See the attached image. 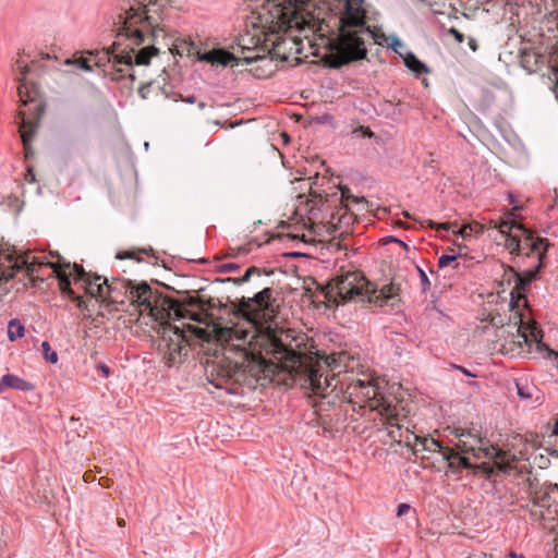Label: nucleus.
<instances>
[{"mask_svg":"<svg viewBox=\"0 0 558 558\" xmlns=\"http://www.w3.org/2000/svg\"><path fill=\"white\" fill-rule=\"evenodd\" d=\"M272 301V288H264L252 298L243 296L238 302L235 314L245 319L250 327L235 325L215 328L217 341L229 353L206 366L208 381L216 388L221 389L228 383H243L246 367L258 361L268 347H271L272 353H286V345L280 340L263 332V320L268 316Z\"/></svg>","mask_w":558,"mask_h":558,"instance_id":"1","label":"nucleus"},{"mask_svg":"<svg viewBox=\"0 0 558 558\" xmlns=\"http://www.w3.org/2000/svg\"><path fill=\"white\" fill-rule=\"evenodd\" d=\"M168 5L169 0H130L124 14L119 15L117 40L104 51V57L96 64L102 65L105 59L112 62L114 68L149 64L151 57L158 52L157 48L148 45L135 52V47L144 44L146 33L156 36Z\"/></svg>","mask_w":558,"mask_h":558,"instance_id":"2","label":"nucleus"},{"mask_svg":"<svg viewBox=\"0 0 558 558\" xmlns=\"http://www.w3.org/2000/svg\"><path fill=\"white\" fill-rule=\"evenodd\" d=\"M311 0H267L266 5L252 14V26L259 34H245L236 38L235 45L230 52L226 49H213L204 52L201 61L211 65L238 66L240 63L252 64L253 62L265 60L259 53L246 54V52L257 49L262 43L259 35H264V41H271V36L280 32H287L290 28L300 25L302 8L308 4Z\"/></svg>","mask_w":558,"mask_h":558,"instance_id":"3","label":"nucleus"},{"mask_svg":"<svg viewBox=\"0 0 558 558\" xmlns=\"http://www.w3.org/2000/svg\"><path fill=\"white\" fill-rule=\"evenodd\" d=\"M363 0H347L344 12L340 17L341 27L338 36L328 44L329 54L326 62L329 68L340 69L343 65L361 61L367 56V48L360 33H368L376 43V34L366 25V11Z\"/></svg>","mask_w":558,"mask_h":558,"instance_id":"4","label":"nucleus"},{"mask_svg":"<svg viewBox=\"0 0 558 558\" xmlns=\"http://www.w3.org/2000/svg\"><path fill=\"white\" fill-rule=\"evenodd\" d=\"M328 307H335L349 301H367L379 307H389L390 311L399 308L400 283L391 281L376 289L360 271H348L337 276L333 283L325 291Z\"/></svg>","mask_w":558,"mask_h":558,"instance_id":"5","label":"nucleus"},{"mask_svg":"<svg viewBox=\"0 0 558 558\" xmlns=\"http://www.w3.org/2000/svg\"><path fill=\"white\" fill-rule=\"evenodd\" d=\"M107 294L111 296L117 291H124V295L131 303L140 308L142 313L158 319L162 317L166 311L167 300L161 292L153 289L148 282H137L131 279L113 278L111 282L107 278L104 279Z\"/></svg>","mask_w":558,"mask_h":558,"instance_id":"6","label":"nucleus"},{"mask_svg":"<svg viewBox=\"0 0 558 558\" xmlns=\"http://www.w3.org/2000/svg\"><path fill=\"white\" fill-rule=\"evenodd\" d=\"M160 337L159 348L165 350L163 359L169 367L182 361L187 354L189 340L183 330L166 322L160 324L158 330Z\"/></svg>","mask_w":558,"mask_h":558,"instance_id":"7","label":"nucleus"},{"mask_svg":"<svg viewBox=\"0 0 558 558\" xmlns=\"http://www.w3.org/2000/svg\"><path fill=\"white\" fill-rule=\"evenodd\" d=\"M506 227L509 229L517 228L518 230L521 231V235H522L521 253L524 252L527 256L536 255L537 259H538L537 265H543V260L546 256V253H547L549 246L551 245L549 243V241L545 238L535 236L533 231H531L530 229H526L524 226H522L520 223H512V225L504 223L501 226L502 233L505 232Z\"/></svg>","mask_w":558,"mask_h":558,"instance_id":"8","label":"nucleus"},{"mask_svg":"<svg viewBox=\"0 0 558 558\" xmlns=\"http://www.w3.org/2000/svg\"><path fill=\"white\" fill-rule=\"evenodd\" d=\"M25 269L27 274L34 272V265L29 264L26 258L15 256L14 253L4 252L0 247V287L9 282L16 271Z\"/></svg>","mask_w":558,"mask_h":558,"instance_id":"9","label":"nucleus"},{"mask_svg":"<svg viewBox=\"0 0 558 558\" xmlns=\"http://www.w3.org/2000/svg\"><path fill=\"white\" fill-rule=\"evenodd\" d=\"M543 265H536L533 269H530L523 274L514 271L513 268L510 267V270L513 272L514 286L512 291L510 292V306L511 308H515L520 306V302L522 301L526 304V295L525 292L530 287L531 282L537 279L538 274L542 269Z\"/></svg>","mask_w":558,"mask_h":558,"instance_id":"10","label":"nucleus"},{"mask_svg":"<svg viewBox=\"0 0 558 558\" xmlns=\"http://www.w3.org/2000/svg\"><path fill=\"white\" fill-rule=\"evenodd\" d=\"M74 272L77 280L84 281L88 286L86 291L92 296H104L107 294V290L105 291L106 284H104V279L106 277L99 275L92 276L80 265H74Z\"/></svg>","mask_w":558,"mask_h":558,"instance_id":"11","label":"nucleus"},{"mask_svg":"<svg viewBox=\"0 0 558 558\" xmlns=\"http://www.w3.org/2000/svg\"><path fill=\"white\" fill-rule=\"evenodd\" d=\"M442 460L448 463V469L452 474H459L463 469H473V464L470 460L451 447L450 449H445Z\"/></svg>","mask_w":558,"mask_h":558,"instance_id":"12","label":"nucleus"},{"mask_svg":"<svg viewBox=\"0 0 558 558\" xmlns=\"http://www.w3.org/2000/svg\"><path fill=\"white\" fill-rule=\"evenodd\" d=\"M48 265H50L54 269V272L57 274V278H58L59 288H60L61 293L63 295L69 296L73 301H77L78 302V306H81L83 301H82V299L78 295H76L74 290L71 288L70 275H68L64 270L57 269V267L52 263H48Z\"/></svg>","mask_w":558,"mask_h":558,"instance_id":"13","label":"nucleus"},{"mask_svg":"<svg viewBox=\"0 0 558 558\" xmlns=\"http://www.w3.org/2000/svg\"><path fill=\"white\" fill-rule=\"evenodd\" d=\"M413 438L415 440V444H421L422 451L438 452L442 459L445 449H450V447L442 446V444L439 440H436L434 438L417 435H413Z\"/></svg>","mask_w":558,"mask_h":558,"instance_id":"14","label":"nucleus"},{"mask_svg":"<svg viewBox=\"0 0 558 558\" xmlns=\"http://www.w3.org/2000/svg\"><path fill=\"white\" fill-rule=\"evenodd\" d=\"M2 384L9 389L17 391H31L35 388L32 383L10 373L2 376Z\"/></svg>","mask_w":558,"mask_h":558,"instance_id":"15","label":"nucleus"},{"mask_svg":"<svg viewBox=\"0 0 558 558\" xmlns=\"http://www.w3.org/2000/svg\"><path fill=\"white\" fill-rule=\"evenodd\" d=\"M350 355L345 351L332 353L327 356V365L331 368V371L342 372L347 371L349 367Z\"/></svg>","mask_w":558,"mask_h":558,"instance_id":"16","label":"nucleus"},{"mask_svg":"<svg viewBox=\"0 0 558 558\" xmlns=\"http://www.w3.org/2000/svg\"><path fill=\"white\" fill-rule=\"evenodd\" d=\"M20 133L25 150V157L28 158L34 154L31 147V142L35 135V125L23 120V123L20 126Z\"/></svg>","mask_w":558,"mask_h":558,"instance_id":"17","label":"nucleus"},{"mask_svg":"<svg viewBox=\"0 0 558 558\" xmlns=\"http://www.w3.org/2000/svg\"><path fill=\"white\" fill-rule=\"evenodd\" d=\"M403 60L405 66L417 75L429 72L426 64L422 62L420 59H417V57L413 52H408L403 57Z\"/></svg>","mask_w":558,"mask_h":558,"instance_id":"18","label":"nucleus"},{"mask_svg":"<svg viewBox=\"0 0 558 558\" xmlns=\"http://www.w3.org/2000/svg\"><path fill=\"white\" fill-rule=\"evenodd\" d=\"M25 328L22 323L17 318H13L8 324V339L10 341H15L24 337Z\"/></svg>","mask_w":558,"mask_h":558,"instance_id":"19","label":"nucleus"},{"mask_svg":"<svg viewBox=\"0 0 558 558\" xmlns=\"http://www.w3.org/2000/svg\"><path fill=\"white\" fill-rule=\"evenodd\" d=\"M341 203L344 207L349 208L350 202L360 204V203H367V201L362 196L357 197L353 194H351V191L348 186H341Z\"/></svg>","mask_w":558,"mask_h":558,"instance_id":"20","label":"nucleus"},{"mask_svg":"<svg viewBox=\"0 0 558 558\" xmlns=\"http://www.w3.org/2000/svg\"><path fill=\"white\" fill-rule=\"evenodd\" d=\"M506 247L511 254H521L522 241L518 235H509L506 240Z\"/></svg>","mask_w":558,"mask_h":558,"instance_id":"21","label":"nucleus"},{"mask_svg":"<svg viewBox=\"0 0 558 558\" xmlns=\"http://www.w3.org/2000/svg\"><path fill=\"white\" fill-rule=\"evenodd\" d=\"M138 253H145L147 254V250L145 248H142V250H128V251H122V252H118L117 255H116V258L117 259H135L136 262L141 263L143 259L141 257H138Z\"/></svg>","mask_w":558,"mask_h":558,"instance_id":"22","label":"nucleus"},{"mask_svg":"<svg viewBox=\"0 0 558 558\" xmlns=\"http://www.w3.org/2000/svg\"><path fill=\"white\" fill-rule=\"evenodd\" d=\"M41 350L44 357L47 362L54 364L58 362V354L54 350H52L50 343L48 341L41 342Z\"/></svg>","mask_w":558,"mask_h":558,"instance_id":"23","label":"nucleus"},{"mask_svg":"<svg viewBox=\"0 0 558 558\" xmlns=\"http://www.w3.org/2000/svg\"><path fill=\"white\" fill-rule=\"evenodd\" d=\"M538 58L539 57L534 52H525L521 57V64L527 71L533 72V71H535V69L532 65V59L534 60L533 64H536Z\"/></svg>","mask_w":558,"mask_h":558,"instance_id":"24","label":"nucleus"},{"mask_svg":"<svg viewBox=\"0 0 558 558\" xmlns=\"http://www.w3.org/2000/svg\"><path fill=\"white\" fill-rule=\"evenodd\" d=\"M320 379H322V376L319 378H317L316 375L311 376V384H312L313 390L315 392H320L324 390L325 387L329 386V381H328L327 377L324 378V383H322Z\"/></svg>","mask_w":558,"mask_h":558,"instance_id":"25","label":"nucleus"},{"mask_svg":"<svg viewBox=\"0 0 558 558\" xmlns=\"http://www.w3.org/2000/svg\"><path fill=\"white\" fill-rule=\"evenodd\" d=\"M474 474L484 473L486 477H490L494 474V469L486 462L474 465L472 469Z\"/></svg>","mask_w":558,"mask_h":558,"instance_id":"26","label":"nucleus"},{"mask_svg":"<svg viewBox=\"0 0 558 558\" xmlns=\"http://www.w3.org/2000/svg\"><path fill=\"white\" fill-rule=\"evenodd\" d=\"M240 269V265L235 263H225L217 267L218 272L220 274H229L234 272Z\"/></svg>","mask_w":558,"mask_h":558,"instance_id":"27","label":"nucleus"},{"mask_svg":"<svg viewBox=\"0 0 558 558\" xmlns=\"http://www.w3.org/2000/svg\"><path fill=\"white\" fill-rule=\"evenodd\" d=\"M444 532L441 531H433L432 529H424L423 531L420 532V535H421V538H424L426 541H434L436 539L438 536H440Z\"/></svg>","mask_w":558,"mask_h":558,"instance_id":"28","label":"nucleus"},{"mask_svg":"<svg viewBox=\"0 0 558 558\" xmlns=\"http://www.w3.org/2000/svg\"><path fill=\"white\" fill-rule=\"evenodd\" d=\"M65 63L66 64L75 63L78 69H82L86 72H90L93 70L89 64L88 59H86V58H80V59L75 60L74 62H72L71 60H66Z\"/></svg>","mask_w":558,"mask_h":558,"instance_id":"29","label":"nucleus"},{"mask_svg":"<svg viewBox=\"0 0 558 558\" xmlns=\"http://www.w3.org/2000/svg\"><path fill=\"white\" fill-rule=\"evenodd\" d=\"M253 275L260 276V269L255 266L247 268L245 274L240 278V281H242V283L248 282Z\"/></svg>","mask_w":558,"mask_h":558,"instance_id":"30","label":"nucleus"},{"mask_svg":"<svg viewBox=\"0 0 558 558\" xmlns=\"http://www.w3.org/2000/svg\"><path fill=\"white\" fill-rule=\"evenodd\" d=\"M457 259V255H449V254H442L438 258V266L439 268H444L449 266L452 262Z\"/></svg>","mask_w":558,"mask_h":558,"instance_id":"31","label":"nucleus"},{"mask_svg":"<svg viewBox=\"0 0 558 558\" xmlns=\"http://www.w3.org/2000/svg\"><path fill=\"white\" fill-rule=\"evenodd\" d=\"M417 271L420 274L422 290H423V292H426L430 287V281L428 279L426 272L421 267H417Z\"/></svg>","mask_w":558,"mask_h":558,"instance_id":"32","label":"nucleus"},{"mask_svg":"<svg viewBox=\"0 0 558 558\" xmlns=\"http://www.w3.org/2000/svg\"><path fill=\"white\" fill-rule=\"evenodd\" d=\"M454 450H457V452H459L460 454L461 453H470V452H474V448L472 446H469L465 441L463 440H459L458 444H456V448H453Z\"/></svg>","mask_w":558,"mask_h":558,"instance_id":"33","label":"nucleus"},{"mask_svg":"<svg viewBox=\"0 0 558 558\" xmlns=\"http://www.w3.org/2000/svg\"><path fill=\"white\" fill-rule=\"evenodd\" d=\"M412 512L413 514L415 513V510L412 509V507L409 505V504H400L398 507H397V511H396V515L398 518H401L403 514L405 513H410Z\"/></svg>","mask_w":558,"mask_h":558,"instance_id":"34","label":"nucleus"},{"mask_svg":"<svg viewBox=\"0 0 558 558\" xmlns=\"http://www.w3.org/2000/svg\"><path fill=\"white\" fill-rule=\"evenodd\" d=\"M413 435H414V434H412L411 436H408V437L405 438V444H407V446H408L409 448H411L412 452H413L414 454H416L418 451H422V448H421V444H415V440H414V438H413Z\"/></svg>","mask_w":558,"mask_h":558,"instance_id":"35","label":"nucleus"},{"mask_svg":"<svg viewBox=\"0 0 558 558\" xmlns=\"http://www.w3.org/2000/svg\"><path fill=\"white\" fill-rule=\"evenodd\" d=\"M151 86H153L151 83H145V84L140 86L138 95H140V97L142 99H147L148 98L149 90H150Z\"/></svg>","mask_w":558,"mask_h":558,"instance_id":"36","label":"nucleus"},{"mask_svg":"<svg viewBox=\"0 0 558 558\" xmlns=\"http://www.w3.org/2000/svg\"><path fill=\"white\" fill-rule=\"evenodd\" d=\"M453 526L456 527L454 531L451 532L453 534L463 535L469 538H474L476 536V534L473 533L472 531H466L465 529H460L461 527L460 525H453Z\"/></svg>","mask_w":558,"mask_h":558,"instance_id":"37","label":"nucleus"},{"mask_svg":"<svg viewBox=\"0 0 558 558\" xmlns=\"http://www.w3.org/2000/svg\"><path fill=\"white\" fill-rule=\"evenodd\" d=\"M517 391H518V396L522 399H530L532 397V395L529 392V388L522 386L519 383L517 384Z\"/></svg>","mask_w":558,"mask_h":558,"instance_id":"38","label":"nucleus"},{"mask_svg":"<svg viewBox=\"0 0 558 558\" xmlns=\"http://www.w3.org/2000/svg\"><path fill=\"white\" fill-rule=\"evenodd\" d=\"M452 434L459 438L461 440L462 437H466V436H471V430L466 429V428H462V427H456L453 430H452Z\"/></svg>","mask_w":558,"mask_h":558,"instance_id":"39","label":"nucleus"},{"mask_svg":"<svg viewBox=\"0 0 558 558\" xmlns=\"http://www.w3.org/2000/svg\"><path fill=\"white\" fill-rule=\"evenodd\" d=\"M448 33L450 35H452L454 37V39L459 43V44H462L464 41V35L459 32L457 28L454 27H451L449 28Z\"/></svg>","mask_w":558,"mask_h":558,"instance_id":"40","label":"nucleus"},{"mask_svg":"<svg viewBox=\"0 0 558 558\" xmlns=\"http://www.w3.org/2000/svg\"><path fill=\"white\" fill-rule=\"evenodd\" d=\"M97 369L101 372L102 376L104 377H109V375L111 374V369L110 367L107 365V364H104V363H100L97 365Z\"/></svg>","mask_w":558,"mask_h":558,"instance_id":"41","label":"nucleus"},{"mask_svg":"<svg viewBox=\"0 0 558 558\" xmlns=\"http://www.w3.org/2000/svg\"><path fill=\"white\" fill-rule=\"evenodd\" d=\"M454 368L459 369L460 372H462L465 376H470V377H475L476 375L471 373L469 369H466L465 367L463 366H460V365H453Z\"/></svg>","mask_w":558,"mask_h":558,"instance_id":"42","label":"nucleus"},{"mask_svg":"<svg viewBox=\"0 0 558 558\" xmlns=\"http://www.w3.org/2000/svg\"><path fill=\"white\" fill-rule=\"evenodd\" d=\"M399 47H402V43L400 41L399 38L395 37L392 39V43H391V48L396 51V52H399L398 48Z\"/></svg>","mask_w":558,"mask_h":558,"instance_id":"43","label":"nucleus"},{"mask_svg":"<svg viewBox=\"0 0 558 558\" xmlns=\"http://www.w3.org/2000/svg\"><path fill=\"white\" fill-rule=\"evenodd\" d=\"M472 229L469 226H464L459 230V234L462 236H466L471 234Z\"/></svg>","mask_w":558,"mask_h":558,"instance_id":"44","label":"nucleus"},{"mask_svg":"<svg viewBox=\"0 0 558 558\" xmlns=\"http://www.w3.org/2000/svg\"><path fill=\"white\" fill-rule=\"evenodd\" d=\"M468 45H469L470 49L473 51H476L478 48L476 39L472 38V37L469 38Z\"/></svg>","mask_w":558,"mask_h":558,"instance_id":"45","label":"nucleus"},{"mask_svg":"<svg viewBox=\"0 0 558 558\" xmlns=\"http://www.w3.org/2000/svg\"><path fill=\"white\" fill-rule=\"evenodd\" d=\"M222 281L223 282H232L235 286H242L243 284L242 281H240V278H231V277H229V278H227V279H225Z\"/></svg>","mask_w":558,"mask_h":558,"instance_id":"46","label":"nucleus"},{"mask_svg":"<svg viewBox=\"0 0 558 558\" xmlns=\"http://www.w3.org/2000/svg\"><path fill=\"white\" fill-rule=\"evenodd\" d=\"M387 242H397L399 243L400 245L404 246V248L408 250V245L400 239H397V238H393V236H390L389 240Z\"/></svg>","mask_w":558,"mask_h":558,"instance_id":"47","label":"nucleus"},{"mask_svg":"<svg viewBox=\"0 0 558 558\" xmlns=\"http://www.w3.org/2000/svg\"><path fill=\"white\" fill-rule=\"evenodd\" d=\"M183 101L187 102V104H194L196 101V97L194 95H190L185 98H182Z\"/></svg>","mask_w":558,"mask_h":558,"instance_id":"48","label":"nucleus"},{"mask_svg":"<svg viewBox=\"0 0 558 558\" xmlns=\"http://www.w3.org/2000/svg\"><path fill=\"white\" fill-rule=\"evenodd\" d=\"M302 254L301 253H298V252H290L288 254H286V256H289V257H299L301 256Z\"/></svg>","mask_w":558,"mask_h":558,"instance_id":"49","label":"nucleus"},{"mask_svg":"<svg viewBox=\"0 0 558 558\" xmlns=\"http://www.w3.org/2000/svg\"><path fill=\"white\" fill-rule=\"evenodd\" d=\"M23 88H24V85H23V84H21V85L19 86V88H17V89H19V95H20L21 99H22L23 101H25V100L23 99Z\"/></svg>","mask_w":558,"mask_h":558,"instance_id":"50","label":"nucleus"},{"mask_svg":"<svg viewBox=\"0 0 558 558\" xmlns=\"http://www.w3.org/2000/svg\"><path fill=\"white\" fill-rule=\"evenodd\" d=\"M554 543H555L556 555L558 556V532H557V536L554 538Z\"/></svg>","mask_w":558,"mask_h":558,"instance_id":"51","label":"nucleus"},{"mask_svg":"<svg viewBox=\"0 0 558 558\" xmlns=\"http://www.w3.org/2000/svg\"><path fill=\"white\" fill-rule=\"evenodd\" d=\"M28 71H29V69H28V66H27V65H25V66H23V68H22V75H23V77H25V76H26V74L28 73Z\"/></svg>","mask_w":558,"mask_h":558,"instance_id":"52","label":"nucleus"},{"mask_svg":"<svg viewBox=\"0 0 558 558\" xmlns=\"http://www.w3.org/2000/svg\"><path fill=\"white\" fill-rule=\"evenodd\" d=\"M240 124H241V121H235V122L230 123V124L228 125V128L233 129V128H235V126H238V125H240Z\"/></svg>","mask_w":558,"mask_h":558,"instance_id":"53","label":"nucleus"},{"mask_svg":"<svg viewBox=\"0 0 558 558\" xmlns=\"http://www.w3.org/2000/svg\"><path fill=\"white\" fill-rule=\"evenodd\" d=\"M554 93L556 95V98L558 99V78H557V82H556V84L554 86Z\"/></svg>","mask_w":558,"mask_h":558,"instance_id":"54","label":"nucleus"},{"mask_svg":"<svg viewBox=\"0 0 558 558\" xmlns=\"http://www.w3.org/2000/svg\"><path fill=\"white\" fill-rule=\"evenodd\" d=\"M117 72L121 74V76H125V70L122 68H117Z\"/></svg>","mask_w":558,"mask_h":558,"instance_id":"55","label":"nucleus"},{"mask_svg":"<svg viewBox=\"0 0 558 558\" xmlns=\"http://www.w3.org/2000/svg\"><path fill=\"white\" fill-rule=\"evenodd\" d=\"M4 389H8L5 385L2 384V379L0 380V395L4 391Z\"/></svg>","mask_w":558,"mask_h":558,"instance_id":"56","label":"nucleus"},{"mask_svg":"<svg viewBox=\"0 0 558 558\" xmlns=\"http://www.w3.org/2000/svg\"><path fill=\"white\" fill-rule=\"evenodd\" d=\"M510 558H524L522 555H518L515 553L510 554Z\"/></svg>","mask_w":558,"mask_h":558,"instance_id":"57","label":"nucleus"},{"mask_svg":"<svg viewBox=\"0 0 558 558\" xmlns=\"http://www.w3.org/2000/svg\"><path fill=\"white\" fill-rule=\"evenodd\" d=\"M197 106H198V108H199L201 110H203V109H205L206 104H205V102H203V101H199Z\"/></svg>","mask_w":558,"mask_h":558,"instance_id":"58","label":"nucleus"},{"mask_svg":"<svg viewBox=\"0 0 558 558\" xmlns=\"http://www.w3.org/2000/svg\"><path fill=\"white\" fill-rule=\"evenodd\" d=\"M214 123H215L216 125H220V126H222V125H223V124H222V122H221V121H219V120H215V121H214Z\"/></svg>","mask_w":558,"mask_h":558,"instance_id":"59","label":"nucleus"},{"mask_svg":"<svg viewBox=\"0 0 558 558\" xmlns=\"http://www.w3.org/2000/svg\"><path fill=\"white\" fill-rule=\"evenodd\" d=\"M477 558H492V555L487 556V555H480Z\"/></svg>","mask_w":558,"mask_h":558,"instance_id":"60","label":"nucleus"},{"mask_svg":"<svg viewBox=\"0 0 558 558\" xmlns=\"http://www.w3.org/2000/svg\"><path fill=\"white\" fill-rule=\"evenodd\" d=\"M117 523H118V524H121V523H125V522H124V520H123V519H118V520H117Z\"/></svg>","mask_w":558,"mask_h":558,"instance_id":"61","label":"nucleus"},{"mask_svg":"<svg viewBox=\"0 0 558 558\" xmlns=\"http://www.w3.org/2000/svg\"><path fill=\"white\" fill-rule=\"evenodd\" d=\"M129 77L131 78V81H135L134 74H129Z\"/></svg>","mask_w":558,"mask_h":558,"instance_id":"62","label":"nucleus"},{"mask_svg":"<svg viewBox=\"0 0 558 558\" xmlns=\"http://www.w3.org/2000/svg\"><path fill=\"white\" fill-rule=\"evenodd\" d=\"M366 134H367L368 136L373 135L372 131H369V130L367 131V133H366Z\"/></svg>","mask_w":558,"mask_h":558,"instance_id":"63","label":"nucleus"},{"mask_svg":"<svg viewBox=\"0 0 558 558\" xmlns=\"http://www.w3.org/2000/svg\"><path fill=\"white\" fill-rule=\"evenodd\" d=\"M512 0H506V2H511Z\"/></svg>","mask_w":558,"mask_h":558,"instance_id":"64","label":"nucleus"}]
</instances>
